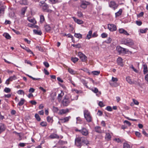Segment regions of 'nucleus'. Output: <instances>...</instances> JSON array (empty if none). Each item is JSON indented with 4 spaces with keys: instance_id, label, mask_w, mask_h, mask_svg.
Segmentation results:
<instances>
[{
    "instance_id": "obj_9",
    "label": "nucleus",
    "mask_w": 148,
    "mask_h": 148,
    "mask_svg": "<svg viewBox=\"0 0 148 148\" xmlns=\"http://www.w3.org/2000/svg\"><path fill=\"white\" fill-rule=\"evenodd\" d=\"M109 6L113 8L114 10L116 9L118 6V5L116 4L115 2L112 1L109 3Z\"/></svg>"
},
{
    "instance_id": "obj_4",
    "label": "nucleus",
    "mask_w": 148,
    "mask_h": 148,
    "mask_svg": "<svg viewBox=\"0 0 148 148\" xmlns=\"http://www.w3.org/2000/svg\"><path fill=\"white\" fill-rule=\"evenodd\" d=\"M76 132H79L81 133L83 135L86 136L88 134V130L85 128H83L81 130H79L77 129L75 130Z\"/></svg>"
},
{
    "instance_id": "obj_49",
    "label": "nucleus",
    "mask_w": 148,
    "mask_h": 148,
    "mask_svg": "<svg viewBox=\"0 0 148 148\" xmlns=\"http://www.w3.org/2000/svg\"><path fill=\"white\" fill-rule=\"evenodd\" d=\"M17 93L19 95H21L23 94V95H24V92L23 90H19L17 91Z\"/></svg>"
},
{
    "instance_id": "obj_40",
    "label": "nucleus",
    "mask_w": 148,
    "mask_h": 148,
    "mask_svg": "<svg viewBox=\"0 0 148 148\" xmlns=\"http://www.w3.org/2000/svg\"><path fill=\"white\" fill-rule=\"evenodd\" d=\"M52 4H55L57 3H59L61 2L60 0H49Z\"/></svg>"
},
{
    "instance_id": "obj_63",
    "label": "nucleus",
    "mask_w": 148,
    "mask_h": 148,
    "mask_svg": "<svg viewBox=\"0 0 148 148\" xmlns=\"http://www.w3.org/2000/svg\"><path fill=\"white\" fill-rule=\"evenodd\" d=\"M112 41L111 38L110 37H109L107 40L106 41V42L107 43H110Z\"/></svg>"
},
{
    "instance_id": "obj_7",
    "label": "nucleus",
    "mask_w": 148,
    "mask_h": 148,
    "mask_svg": "<svg viewBox=\"0 0 148 148\" xmlns=\"http://www.w3.org/2000/svg\"><path fill=\"white\" fill-rule=\"evenodd\" d=\"M108 28L110 31L112 32L116 31L117 29L116 26L114 24H108Z\"/></svg>"
},
{
    "instance_id": "obj_55",
    "label": "nucleus",
    "mask_w": 148,
    "mask_h": 148,
    "mask_svg": "<svg viewBox=\"0 0 148 148\" xmlns=\"http://www.w3.org/2000/svg\"><path fill=\"white\" fill-rule=\"evenodd\" d=\"M92 73L94 75H97L99 74L100 72L98 71H92Z\"/></svg>"
},
{
    "instance_id": "obj_1",
    "label": "nucleus",
    "mask_w": 148,
    "mask_h": 148,
    "mask_svg": "<svg viewBox=\"0 0 148 148\" xmlns=\"http://www.w3.org/2000/svg\"><path fill=\"white\" fill-rule=\"evenodd\" d=\"M84 117L87 121L90 122L92 121V117L90 112L87 110H85L84 111Z\"/></svg>"
},
{
    "instance_id": "obj_52",
    "label": "nucleus",
    "mask_w": 148,
    "mask_h": 148,
    "mask_svg": "<svg viewBox=\"0 0 148 148\" xmlns=\"http://www.w3.org/2000/svg\"><path fill=\"white\" fill-rule=\"evenodd\" d=\"M27 52L34 55L33 52L28 47H26L25 49Z\"/></svg>"
},
{
    "instance_id": "obj_45",
    "label": "nucleus",
    "mask_w": 148,
    "mask_h": 148,
    "mask_svg": "<svg viewBox=\"0 0 148 148\" xmlns=\"http://www.w3.org/2000/svg\"><path fill=\"white\" fill-rule=\"evenodd\" d=\"M16 77L15 75H14L13 76H11L8 79H7V81H12L13 80H14L16 79Z\"/></svg>"
},
{
    "instance_id": "obj_43",
    "label": "nucleus",
    "mask_w": 148,
    "mask_h": 148,
    "mask_svg": "<svg viewBox=\"0 0 148 148\" xmlns=\"http://www.w3.org/2000/svg\"><path fill=\"white\" fill-rule=\"evenodd\" d=\"M71 45L76 48H80L81 47V45L79 43L77 45L72 44Z\"/></svg>"
},
{
    "instance_id": "obj_15",
    "label": "nucleus",
    "mask_w": 148,
    "mask_h": 148,
    "mask_svg": "<svg viewBox=\"0 0 148 148\" xmlns=\"http://www.w3.org/2000/svg\"><path fill=\"white\" fill-rule=\"evenodd\" d=\"M119 33L120 34H123L127 36H129L130 35L127 32V31L123 28L119 29Z\"/></svg>"
},
{
    "instance_id": "obj_39",
    "label": "nucleus",
    "mask_w": 148,
    "mask_h": 148,
    "mask_svg": "<svg viewBox=\"0 0 148 148\" xmlns=\"http://www.w3.org/2000/svg\"><path fill=\"white\" fill-rule=\"evenodd\" d=\"M47 121L48 122L52 123L53 121L52 117L48 116L47 117Z\"/></svg>"
},
{
    "instance_id": "obj_14",
    "label": "nucleus",
    "mask_w": 148,
    "mask_h": 148,
    "mask_svg": "<svg viewBox=\"0 0 148 148\" xmlns=\"http://www.w3.org/2000/svg\"><path fill=\"white\" fill-rule=\"evenodd\" d=\"M72 18L74 21L79 24H82L84 23L83 21L81 20L78 19L74 16Z\"/></svg>"
},
{
    "instance_id": "obj_29",
    "label": "nucleus",
    "mask_w": 148,
    "mask_h": 148,
    "mask_svg": "<svg viewBox=\"0 0 148 148\" xmlns=\"http://www.w3.org/2000/svg\"><path fill=\"white\" fill-rule=\"evenodd\" d=\"M90 90L95 93H98L99 95L101 94L100 92L99 91L98 89L96 88H94L90 89Z\"/></svg>"
},
{
    "instance_id": "obj_62",
    "label": "nucleus",
    "mask_w": 148,
    "mask_h": 148,
    "mask_svg": "<svg viewBox=\"0 0 148 148\" xmlns=\"http://www.w3.org/2000/svg\"><path fill=\"white\" fill-rule=\"evenodd\" d=\"M43 64L47 68L49 67V63L47 62H44Z\"/></svg>"
},
{
    "instance_id": "obj_13",
    "label": "nucleus",
    "mask_w": 148,
    "mask_h": 148,
    "mask_svg": "<svg viewBox=\"0 0 148 148\" xmlns=\"http://www.w3.org/2000/svg\"><path fill=\"white\" fill-rule=\"evenodd\" d=\"M69 112V110L68 108L65 109H62L60 110L58 114H59L62 115L68 113Z\"/></svg>"
},
{
    "instance_id": "obj_3",
    "label": "nucleus",
    "mask_w": 148,
    "mask_h": 148,
    "mask_svg": "<svg viewBox=\"0 0 148 148\" xmlns=\"http://www.w3.org/2000/svg\"><path fill=\"white\" fill-rule=\"evenodd\" d=\"M82 137H78L76 138L75 140V144L78 147H80L82 145Z\"/></svg>"
},
{
    "instance_id": "obj_42",
    "label": "nucleus",
    "mask_w": 148,
    "mask_h": 148,
    "mask_svg": "<svg viewBox=\"0 0 148 148\" xmlns=\"http://www.w3.org/2000/svg\"><path fill=\"white\" fill-rule=\"evenodd\" d=\"M45 21V18L44 16L41 15L40 16V22L42 23Z\"/></svg>"
},
{
    "instance_id": "obj_26",
    "label": "nucleus",
    "mask_w": 148,
    "mask_h": 148,
    "mask_svg": "<svg viewBox=\"0 0 148 148\" xmlns=\"http://www.w3.org/2000/svg\"><path fill=\"white\" fill-rule=\"evenodd\" d=\"M92 31L90 30L89 31L88 34H87L86 38L89 40L92 37Z\"/></svg>"
},
{
    "instance_id": "obj_36",
    "label": "nucleus",
    "mask_w": 148,
    "mask_h": 148,
    "mask_svg": "<svg viewBox=\"0 0 148 148\" xmlns=\"http://www.w3.org/2000/svg\"><path fill=\"white\" fill-rule=\"evenodd\" d=\"M45 28L47 32L49 31L51 29V27L49 25H46L45 26Z\"/></svg>"
},
{
    "instance_id": "obj_38",
    "label": "nucleus",
    "mask_w": 148,
    "mask_h": 148,
    "mask_svg": "<svg viewBox=\"0 0 148 148\" xmlns=\"http://www.w3.org/2000/svg\"><path fill=\"white\" fill-rule=\"evenodd\" d=\"M3 36H4L7 39H9L11 37L10 35L8 33H4L3 34Z\"/></svg>"
},
{
    "instance_id": "obj_25",
    "label": "nucleus",
    "mask_w": 148,
    "mask_h": 148,
    "mask_svg": "<svg viewBox=\"0 0 148 148\" xmlns=\"http://www.w3.org/2000/svg\"><path fill=\"white\" fill-rule=\"evenodd\" d=\"M111 138V136L109 133H106V135L105 137V139L107 140H110Z\"/></svg>"
},
{
    "instance_id": "obj_16",
    "label": "nucleus",
    "mask_w": 148,
    "mask_h": 148,
    "mask_svg": "<svg viewBox=\"0 0 148 148\" xmlns=\"http://www.w3.org/2000/svg\"><path fill=\"white\" fill-rule=\"evenodd\" d=\"M71 118V117L70 116L66 117L64 118L60 119V122L62 123H65L68 122Z\"/></svg>"
},
{
    "instance_id": "obj_59",
    "label": "nucleus",
    "mask_w": 148,
    "mask_h": 148,
    "mask_svg": "<svg viewBox=\"0 0 148 148\" xmlns=\"http://www.w3.org/2000/svg\"><path fill=\"white\" fill-rule=\"evenodd\" d=\"M106 109L109 111H112V107L110 106H108L106 107Z\"/></svg>"
},
{
    "instance_id": "obj_44",
    "label": "nucleus",
    "mask_w": 148,
    "mask_h": 148,
    "mask_svg": "<svg viewBox=\"0 0 148 148\" xmlns=\"http://www.w3.org/2000/svg\"><path fill=\"white\" fill-rule=\"evenodd\" d=\"M21 3L23 5H27L28 4V2L27 0H22L21 1Z\"/></svg>"
},
{
    "instance_id": "obj_60",
    "label": "nucleus",
    "mask_w": 148,
    "mask_h": 148,
    "mask_svg": "<svg viewBox=\"0 0 148 148\" xmlns=\"http://www.w3.org/2000/svg\"><path fill=\"white\" fill-rule=\"evenodd\" d=\"M107 36V34L104 33H103L101 34V37L103 38L106 37Z\"/></svg>"
},
{
    "instance_id": "obj_57",
    "label": "nucleus",
    "mask_w": 148,
    "mask_h": 148,
    "mask_svg": "<svg viewBox=\"0 0 148 148\" xmlns=\"http://www.w3.org/2000/svg\"><path fill=\"white\" fill-rule=\"evenodd\" d=\"M130 68L132 69H133V70L135 72L138 73V70L134 68V66L132 65H131L130 66Z\"/></svg>"
},
{
    "instance_id": "obj_22",
    "label": "nucleus",
    "mask_w": 148,
    "mask_h": 148,
    "mask_svg": "<svg viewBox=\"0 0 148 148\" xmlns=\"http://www.w3.org/2000/svg\"><path fill=\"white\" fill-rule=\"evenodd\" d=\"M5 130V127L4 124L3 123H0V134L4 131Z\"/></svg>"
},
{
    "instance_id": "obj_34",
    "label": "nucleus",
    "mask_w": 148,
    "mask_h": 148,
    "mask_svg": "<svg viewBox=\"0 0 148 148\" xmlns=\"http://www.w3.org/2000/svg\"><path fill=\"white\" fill-rule=\"evenodd\" d=\"M27 20L30 22L33 23L34 24H36V22L34 18H27Z\"/></svg>"
},
{
    "instance_id": "obj_20",
    "label": "nucleus",
    "mask_w": 148,
    "mask_h": 148,
    "mask_svg": "<svg viewBox=\"0 0 148 148\" xmlns=\"http://www.w3.org/2000/svg\"><path fill=\"white\" fill-rule=\"evenodd\" d=\"M49 137L51 139L59 138V136L56 134L53 133L50 135Z\"/></svg>"
},
{
    "instance_id": "obj_2",
    "label": "nucleus",
    "mask_w": 148,
    "mask_h": 148,
    "mask_svg": "<svg viewBox=\"0 0 148 148\" xmlns=\"http://www.w3.org/2000/svg\"><path fill=\"white\" fill-rule=\"evenodd\" d=\"M118 81V79L113 77H112L111 80L110 82V85L112 87L118 86L119 84L117 82Z\"/></svg>"
},
{
    "instance_id": "obj_12",
    "label": "nucleus",
    "mask_w": 148,
    "mask_h": 148,
    "mask_svg": "<svg viewBox=\"0 0 148 148\" xmlns=\"http://www.w3.org/2000/svg\"><path fill=\"white\" fill-rule=\"evenodd\" d=\"M89 4V2L85 1H83L81 2L80 6L82 8L85 9Z\"/></svg>"
},
{
    "instance_id": "obj_61",
    "label": "nucleus",
    "mask_w": 148,
    "mask_h": 148,
    "mask_svg": "<svg viewBox=\"0 0 148 148\" xmlns=\"http://www.w3.org/2000/svg\"><path fill=\"white\" fill-rule=\"evenodd\" d=\"M53 110L54 112H57L58 110V109L57 107H53Z\"/></svg>"
},
{
    "instance_id": "obj_32",
    "label": "nucleus",
    "mask_w": 148,
    "mask_h": 148,
    "mask_svg": "<svg viewBox=\"0 0 148 148\" xmlns=\"http://www.w3.org/2000/svg\"><path fill=\"white\" fill-rule=\"evenodd\" d=\"M123 148H131L130 145L127 143H124L123 144Z\"/></svg>"
},
{
    "instance_id": "obj_30",
    "label": "nucleus",
    "mask_w": 148,
    "mask_h": 148,
    "mask_svg": "<svg viewBox=\"0 0 148 148\" xmlns=\"http://www.w3.org/2000/svg\"><path fill=\"white\" fill-rule=\"evenodd\" d=\"M33 32L35 34L41 35L42 34V32L40 30H38L36 29H34Z\"/></svg>"
},
{
    "instance_id": "obj_41",
    "label": "nucleus",
    "mask_w": 148,
    "mask_h": 148,
    "mask_svg": "<svg viewBox=\"0 0 148 148\" xmlns=\"http://www.w3.org/2000/svg\"><path fill=\"white\" fill-rule=\"evenodd\" d=\"M53 94V93H52V94L51 95V99L52 101H53L54 100L56 96V93H54L53 95L52 94Z\"/></svg>"
},
{
    "instance_id": "obj_58",
    "label": "nucleus",
    "mask_w": 148,
    "mask_h": 148,
    "mask_svg": "<svg viewBox=\"0 0 148 148\" xmlns=\"http://www.w3.org/2000/svg\"><path fill=\"white\" fill-rule=\"evenodd\" d=\"M98 36V34L97 32H94L92 35V37H97Z\"/></svg>"
},
{
    "instance_id": "obj_21",
    "label": "nucleus",
    "mask_w": 148,
    "mask_h": 148,
    "mask_svg": "<svg viewBox=\"0 0 148 148\" xmlns=\"http://www.w3.org/2000/svg\"><path fill=\"white\" fill-rule=\"evenodd\" d=\"M82 143H84L87 145L89 144V141L86 138H85L84 137H82Z\"/></svg>"
},
{
    "instance_id": "obj_54",
    "label": "nucleus",
    "mask_w": 148,
    "mask_h": 148,
    "mask_svg": "<svg viewBox=\"0 0 148 148\" xmlns=\"http://www.w3.org/2000/svg\"><path fill=\"white\" fill-rule=\"evenodd\" d=\"M40 125L42 127H46L47 125V123L46 122L43 121L40 123Z\"/></svg>"
},
{
    "instance_id": "obj_31",
    "label": "nucleus",
    "mask_w": 148,
    "mask_h": 148,
    "mask_svg": "<svg viewBox=\"0 0 148 148\" xmlns=\"http://www.w3.org/2000/svg\"><path fill=\"white\" fill-rule=\"evenodd\" d=\"M68 72L72 75H74L76 73V72L73 70L72 69L70 68H69L68 69Z\"/></svg>"
},
{
    "instance_id": "obj_47",
    "label": "nucleus",
    "mask_w": 148,
    "mask_h": 148,
    "mask_svg": "<svg viewBox=\"0 0 148 148\" xmlns=\"http://www.w3.org/2000/svg\"><path fill=\"white\" fill-rule=\"evenodd\" d=\"M77 15L79 17H82L83 16V14L81 12L78 11L77 13Z\"/></svg>"
},
{
    "instance_id": "obj_6",
    "label": "nucleus",
    "mask_w": 148,
    "mask_h": 148,
    "mask_svg": "<svg viewBox=\"0 0 148 148\" xmlns=\"http://www.w3.org/2000/svg\"><path fill=\"white\" fill-rule=\"evenodd\" d=\"M78 55L82 61L85 62L87 60V58L86 56L81 52H79Z\"/></svg>"
},
{
    "instance_id": "obj_27",
    "label": "nucleus",
    "mask_w": 148,
    "mask_h": 148,
    "mask_svg": "<svg viewBox=\"0 0 148 148\" xmlns=\"http://www.w3.org/2000/svg\"><path fill=\"white\" fill-rule=\"evenodd\" d=\"M144 69L143 70V73L144 74H145L148 72L147 66L146 64L143 65Z\"/></svg>"
},
{
    "instance_id": "obj_46",
    "label": "nucleus",
    "mask_w": 148,
    "mask_h": 148,
    "mask_svg": "<svg viewBox=\"0 0 148 148\" xmlns=\"http://www.w3.org/2000/svg\"><path fill=\"white\" fill-rule=\"evenodd\" d=\"M148 30V29L146 28L145 29H140L139 31L141 33H146Z\"/></svg>"
},
{
    "instance_id": "obj_35",
    "label": "nucleus",
    "mask_w": 148,
    "mask_h": 148,
    "mask_svg": "<svg viewBox=\"0 0 148 148\" xmlns=\"http://www.w3.org/2000/svg\"><path fill=\"white\" fill-rule=\"evenodd\" d=\"M78 96L77 95L74 96V95H73L71 96V101H72L74 100H77L78 99Z\"/></svg>"
},
{
    "instance_id": "obj_50",
    "label": "nucleus",
    "mask_w": 148,
    "mask_h": 148,
    "mask_svg": "<svg viewBox=\"0 0 148 148\" xmlns=\"http://www.w3.org/2000/svg\"><path fill=\"white\" fill-rule=\"evenodd\" d=\"M78 59L76 57L72 58L71 59L72 61L74 63H76L78 60Z\"/></svg>"
},
{
    "instance_id": "obj_48",
    "label": "nucleus",
    "mask_w": 148,
    "mask_h": 148,
    "mask_svg": "<svg viewBox=\"0 0 148 148\" xmlns=\"http://www.w3.org/2000/svg\"><path fill=\"white\" fill-rule=\"evenodd\" d=\"M3 91L6 93H9L11 91V89L9 88L6 87L4 89Z\"/></svg>"
},
{
    "instance_id": "obj_24",
    "label": "nucleus",
    "mask_w": 148,
    "mask_h": 148,
    "mask_svg": "<svg viewBox=\"0 0 148 148\" xmlns=\"http://www.w3.org/2000/svg\"><path fill=\"white\" fill-rule=\"evenodd\" d=\"M95 130L97 132L99 133H101L102 132L100 127L99 126H97L95 127Z\"/></svg>"
},
{
    "instance_id": "obj_53",
    "label": "nucleus",
    "mask_w": 148,
    "mask_h": 148,
    "mask_svg": "<svg viewBox=\"0 0 148 148\" xmlns=\"http://www.w3.org/2000/svg\"><path fill=\"white\" fill-rule=\"evenodd\" d=\"M58 143L60 145H63L65 144H66L67 143V142L66 141L60 140L59 141Z\"/></svg>"
},
{
    "instance_id": "obj_11",
    "label": "nucleus",
    "mask_w": 148,
    "mask_h": 148,
    "mask_svg": "<svg viewBox=\"0 0 148 148\" xmlns=\"http://www.w3.org/2000/svg\"><path fill=\"white\" fill-rule=\"evenodd\" d=\"M43 1H40V3L42 4L41 5L40 4V5L41 6L42 8V10L43 11L45 12V11L47 10V9L48 8L49 6L46 3H42Z\"/></svg>"
},
{
    "instance_id": "obj_37",
    "label": "nucleus",
    "mask_w": 148,
    "mask_h": 148,
    "mask_svg": "<svg viewBox=\"0 0 148 148\" xmlns=\"http://www.w3.org/2000/svg\"><path fill=\"white\" fill-rule=\"evenodd\" d=\"M74 36L75 37L79 39H80L82 37V35L80 33H75Z\"/></svg>"
},
{
    "instance_id": "obj_18",
    "label": "nucleus",
    "mask_w": 148,
    "mask_h": 148,
    "mask_svg": "<svg viewBox=\"0 0 148 148\" xmlns=\"http://www.w3.org/2000/svg\"><path fill=\"white\" fill-rule=\"evenodd\" d=\"M126 81L130 84H135V81H132L130 77L129 76H128L126 78Z\"/></svg>"
},
{
    "instance_id": "obj_64",
    "label": "nucleus",
    "mask_w": 148,
    "mask_h": 148,
    "mask_svg": "<svg viewBox=\"0 0 148 148\" xmlns=\"http://www.w3.org/2000/svg\"><path fill=\"white\" fill-rule=\"evenodd\" d=\"M136 23L138 26L141 25L142 24V22L140 21H136Z\"/></svg>"
},
{
    "instance_id": "obj_19",
    "label": "nucleus",
    "mask_w": 148,
    "mask_h": 148,
    "mask_svg": "<svg viewBox=\"0 0 148 148\" xmlns=\"http://www.w3.org/2000/svg\"><path fill=\"white\" fill-rule=\"evenodd\" d=\"M64 95V93L62 91H61V92L60 93L58 94V100L59 102H60L62 99V97Z\"/></svg>"
},
{
    "instance_id": "obj_10",
    "label": "nucleus",
    "mask_w": 148,
    "mask_h": 148,
    "mask_svg": "<svg viewBox=\"0 0 148 148\" xmlns=\"http://www.w3.org/2000/svg\"><path fill=\"white\" fill-rule=\"evenodd\" d=\"M125 44L127 45L131 46L134 45V43L132 39L130 38H127L125 40Z\"/></svg>"
},
{
    "instance_id": "obj_17",
    "label": "nucleus",
    "mask_w": 148,
    "mask_h": 148,
    "mask_svg": "<svg viewBox=\"0 0 148 148\" xmlns=\"http://www.w3.org/2000/svg\"><path fill=\"white\" fill-rule=\"evenodd\" d=\"M6 8L5 6H2L0 7V16L4 14Z\"/></svg>"
},
{
    "instance_id": "obj_23",
    "label": "nucleus",
    "mask_w": 148,
    "mask_h": 148,
    "mask_svg": "<svg viewBox=\"0 0 148 148\" xmlns=\"http://www.w3.org/2000/svg\"><path fill=\"white\" fill-rule=\"evenodd\" d=\"M117 62L119 65L121 66H123V64L122 63V59L120 57L119 58L117 59Z\"/></svg>"
},
{
    "instance_id": "obj_56",
    "label": "nucleus",
    "mask_w": 148,
    "mask_h": 148,
    "mask_svg": "<svg viewBox=\"0 0 148 148\" xmlns=\"http://www.w3.org/2000/svg\"><path fill=\"white\" fill-rule=\"evenodd\" d=\"M35 116L37 120L38 121H40L41 119L39 115L37 114H35Z\"/></svg>"
},
{
    "instance_id": "obj_51",
    "label": "nucleus",
    "mask_w": 148,
    "mask_h": 148,
    "mask_svg": "<svg viewBox=\"0 0 148 148\" xmlns=\"http://www.w3.org/2000/svg\"><path fill=\"white\" fill-rule=\"evenodd\" d=\"M114 140L118 143H121L123 142L122 140L119 138H115L114 139Z\"/></svg>"
},
{
    "instance_id": "obj_33",
    "label": "nucleus",
    "mask_w": 148,
    "mask_h": 148,
    "mask_svg": "<svg viewBox=\"0 0 148 148\" xmlns=\"http://www.w3.org/2000/svg\"><path fill=\"white\" fill-rule=\"evenodd\" d=\"M122 10L121 9H120L115 14L116 17H117L120 16L122 14Z\"/></svg>"
},
{
    "instance_id": "obj_8",
    "label": "nucleus",
    "mask_w": 148,
    "mask_h": 148,
    "mask_svg": "<svg viewBox=\"0 0 148 148\" xmlns=\"http://www.w3.org/2000/svg\"><path fill=\"white\" fill-rule=\"evenodd\" d=\"M116 50L119 53H125L128 51L127 49L122 48L120 46H118L116 47Z\"/></svg>"
},
{
    "instance_id": "obj_28",
    "label": "nucleus",
    "mask_w": 148,
    "mask_h": 148,
    "mask_svg": "<svg viewBox=\"0 0 148 148\" xmlns=\"http://www.w3.org/2000/svg\"><path fill=\"white\" fill-rule=\"evenodd\" d=\"M25 100L23 98H21L19 102L18 103L17 105L19 106H21L24 103Z\"/></svg>"
},
{
    "instance_id": "obj_5",
    "label": "nucleus",
    "mask_w": 148,
    "mask_h": 148,
    "mask_svg": "<svg viewBox=\"0 0 148 148\" xmlns=\"http://www.w3.org/2000/svg\"><path fill=\"white\" fill-rule=\"evenodd\" d=\"M71 101L66 97L63 99L62 101V104L63 106H67L69 105Z\"/></svg>"
}]
</instances>
